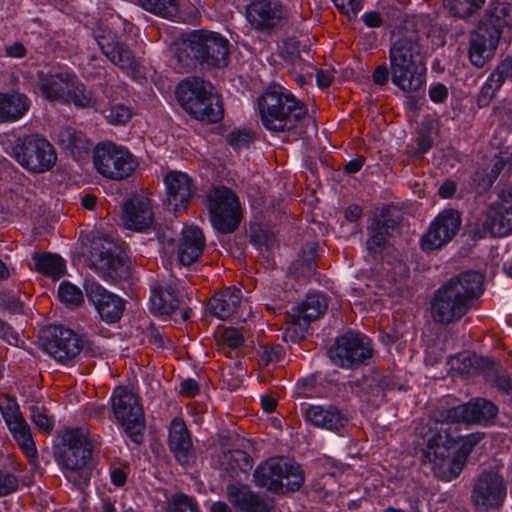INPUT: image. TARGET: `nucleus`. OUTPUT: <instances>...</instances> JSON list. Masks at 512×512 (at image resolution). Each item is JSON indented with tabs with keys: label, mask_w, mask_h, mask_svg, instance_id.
<instances>
[{
	"label": "nucleus",
	"mask_w": 512,
	"mask_h": 512,
	"mask_svg": "<svg viewBox=\"0 0 512 512\" xmlns=\"http://www.w3.org/2000/svg\"><path fill=\"white\" fill-rule=\"evenodd\" d=\"M169 446L181 465H188L192 459V441L184 421L174 418L169 427Z\"/></svg>",
	"instance_id": "26"
},
{
	"label": "nucleus",
	"mask_w": 512,
	"mask_h": 512,
	"mask_svg": "<svg viewBox=\"0 0 512 512\" xmlns=\"http://www.w3.org/2000/svg\"><path fill=\"white\" fill-rule=\"evenodd\" d=\"M456 192V184L453 181H445L439 188L441 198H450Z\"/></svg>",
	"instance_id": "61"
},
{
	"label": "nucleus",
	"mask_w": 512,
	"mask_h": 512,
	"mask_svg": "<svg viewBox=\"0 0 512 512\" xmlns=\"http://www.w3.org/2000/svg\"><path fill=\"white\" fill-rule=\"evenodd\" d=\"M168 512H199V510L193 498L184 494H177L171 499Z\"/></svg>",
	"instance_id": "45"
},
{
	"label": "nucleus",
	"mask_w": 512,
	"mask_h": 512,
	"mask_svg": "<svg viewBox=\"0 0 512 512\" xmlns=\"http://www.w3.org/2000/svg\"><path fill=\"white\" fill-rule=\"evenodd\" d=\"M504 84L503 79L494 70L482 84L477 96V105L480 108L487 107L495 97L496 93L501 89Z\"/></svg>",
	"instance_id": "39"
},
{
	"label": "nucleus",
	"mask_w": 512,
	"mask_h": 512,
	"mask_svg": "<svg viewBox=\"0 0 512 512\" xmlns=\"http://www.w3.org/2000/svg\"><path fill=\"white\" fill-rule=\"evenodd\" d=\"M485 0H444L451 13L457 17H466L481 7Z\"/></svg>",
	"instance_id": "42"
},
{
	"label": "nucleus",
	"mask_w": 512,
	"mask_h": 512,
	"mask_svg": "<svg viewBox=\"0 0 512 512\" xmlns=\"http://www.w3.org/2000/svg\"><path fill=\"white\" fill-rule=\"evenodd\" d=\"M497 414L496 406L487 400L476 399L466 404L452 407L440 414V417L429 421L426 433L420 431L427 442L424 457L432 464L436 477L442 481H451L458 477L466 463L473 445L479 440L477 435H469L463 439L461 446L455 448L453 438L443 427L445 423H479L487 424Z\"/></svg>",
	"instance_id": "1"
},
{
	"label": "nucleus",
	"mask_w": 512,
	"mask_h": 512,
	"mask_svg": "<svg viewBox=\"0 0 512 512\" xmlns=\"http://www.w3.org/2000/svg\"><path fill=\"white\" fill-rule=\"evenodd\" d=\"M242 299L240 288L229 287L219 296H216L210 302V311L220 319H226L231 316L238 308Z\"/></svg>",
	"instance_id": "35"
},
{
	"label": "nucleus",
	"mask_w": 512,
	"mask_h": 512,
	"mask_svg": "<svg viewBox=\"0 0 512 512\" xmlns=\"http://www.w3.org/2000/svg\"><path fill=\"white\" fill-rule=\"evenodd\" d=\"M227 495L239 512H271L272 510L267 500L251 492L245 485H229Z\"/></svg>",
	"instance_id": "27"
},
{
	"label": "nucleus",
	"mask_w": 512,
	"mask_h": 512,
	"mask_svg": "<svg viewBox=\"0 0 512 512\" xmlns=\"http://www.w3.org/2000/svg\"><path fill=\"white\" fill-rule=\"evenodd\" d=\"M0 336L10 345L17 346L20 341L18 332L12 330L9 326L0 321Z\"/></svg>",
	"instance_id": "55"
},
{
	"label": "nucleus",
	"mask_w": 512,
	"mask_h": 512,
	"mask_svg": "<svg viewBox=\"0 0 512 512\" xmlns=\"http://www.w3.org/2000/svg\"><path fill=\"white\" fill-rule=\"evenodd\" d=\"M57 141L63 150L77 160L87 156L91 147L86 135L73 127L61 129L57 135Z\"/></svg>",
	"instance_id": "32"
},
{
	"label": "nucleus",
	"mask_w": 512,
	"mask_h": 512,
	"mask_svg": "<svg viewBox=\"0 0 512 512\" xmlns=\"http://www.w3.org/2000/svg\"><path fill=\"white\" fill-rule=\"evenodd\" d=\"M25 47L21 43H14L6 48V54L9 57L21 58L25 55Z\"/></svg>",
	"instance_id": "63"
},
{
	"label": "nucleus",
	"mask_w": 512,
	"mask_h": 512,
	"mask_svg": "<svg viewBox=\"0 0 512 512\" xmlns=\"http://www.w3.org/2000/svg\"><path fill=\"white\" fill-rule=\"evenodd\" d=\"M193 57L207 66L223 67L227 64L228 41L219 33L194 31L187 38Z\"/></svg>",
	"instance_id": "14"
},
{
	"label": "nucleus",
	"mask_w": 512,
	"mask_h": 512,
	"mask_svg": "<svg viewBox=\"0 0 512 512\" xmlns=\"http://www.w3.org/2000/svg\"><path fill=\"white\" fill-rule=\"evenodd\" d=\"M58 298L70 308L78 307L84 299L81 289L68 281L60 283L58 287Z\"/></svg>",
	"instance_id": "41"
},
{
	"label": "nucleus",
	"mask_w": 512,
	"mask_h": 512,
	"mask_svg": "<svg viewBox=\"0 0 512 512\" xmlns=\"http://www.w3.org/2000/svg\"><path fill=\"white\" fill-rule=\"evenodd\" d=\"M180 392L187 397L195 396L199 392V384L192 378L184 379L180 384Z\"/></svg>",
	"instance_id": "56"
},
{
	"label": "nucleus",
	"mask_w": 512,
	"mask_h": 512,
	"mask_svg": "<svg viewBox=\"0 0 512 512\" xmlns=\"http://www.w3.org/2000/svg\"><path fill=\"white\" fill-rule=\"evenodd\" d=\"M63 448L57 455V463L65 478L74 486H84L90 481L89 462L92 445L84 428L66 429L62 434Z\"/></svg>",
	"instance_id": "5"
},
{
	"label": "nucleus",
	"mask_w": 512,
	"mask_h": 512,
	"mask_svg": "<svg viewBox=\"0 0 512 512\" xmlns=\"http://www.w3.org/2000/svg\"><path fill=\"white\" fill-rule=\"evenodd\" d=\"M389 64L393 85L406 93L426 84V63L417 34L402 36L390 47Z\"/></svg>",
	"instance_id": "3"
},
{
	"label": "nucleus",
	"mask_w": 512,
	"mask_h": 512,
	"mask_svg": "<svg viewBox=\"0 0 512 512\" xmlns=\"http://www.w3.org/2000/svg\"><path fill=\"white\" fill-rule=\"evenodd\" d=\"M33 260L36 271L53 280H58L66 271L65 260L58 254H36Z\"/></svg>",
	"instance_id": "36"
},
{
	"label": "nucleus",
	"mask_w": 512,
	"mask_h": 512,
	"mask_svg": "<svg viewBox=\"0 0 512 512\" xmlns=\"http://www.w3.org/2000/svg\"><path fill=\"white\" fill-rule=\"evenodd\" d=\"M448 96V90L444 84L432 83L429 87V97L434 103H442Z\"/></svg>",
	"instance_id": "53"
},
{
	"label": "nucleus",
	"mask_w": 512,
	"mask_h": 512,
	"mask_svg": "<svg viewBox=\"0 0 512 512\" xmlns=\"http://www.w3.org/2000/svg\"><path fill=\"white\" fill-rule=\"evenodd\" d=\"M122 222L125 228L133 231H143L153 223L151 203L144 197L128 199L122 208Z\"/></svg>",
	"instance_id": "23"
},
{
	"label": "nucleus",
	"mask_w": 512,
	"mask_h": 512,
	"mask_svg": "<svg viewBox=\"0 0 512 512\" xmlns=\"http://www.w3.org/2000/svg\"><path fill=\"white\" fill-rule=\"evenodd\" d=\"M262 125L271 132L291 130L307 110L303 103L281 86H269L257 99Z\"/></svg>",
	"instance_id": "4"
},
{
	"label": "nucleus",
	"mask_w": 512,
	"mask_h": 512,
	"mask_svg": "<svg viewBox=\"0 0 512 512\" xmlns=\"http://www.w3.org/2000/svg\"><path fill=\"white\" fill-rule=\"evenodd\" d=\"M362 214V209L360 206L353 204L346 208L345 210V218L349 221H357Z\"/></svg>",
	"instance_id": "64"
},
{
	"label": "nucleus",
	"mask_w": 512,
	"mask_h": 512,
	"mask_svg": "<svg viewBox=\"0 0 512 512\" xmlns=\"http://www.w3.org/2000/svg\"><path fill=\"white\" fill-rule=\"evenodd\" d=\"M500 38L498 31L479 25L470 37L468 56L471 64L481 68L489 62L496 53Z\"/></svg>",
	"instance_id": "21"
},
{
	"label": "nucleus",
	"mask_w": 512,
	"mask_h": 512,
	"mask_svg": "<svg viewBox=\"0 0 512 512\" xmlns=\"http://www.w3.org/2000/svg\"><path fill=\"white\" fill-rule=\"evenodd\" d=\"M86 296L95 306L101 319L106 323L117 322L124 310L123 300L95 282L85 284Z\"/></svg>",
	"instance_id": "20"
},
{
	"label": "nucleus",
	"mask_w": 512,
	"mask_h": 512,
	"mask_svg": "<svg viewBox=\"0 0 512 512\" xmlns=\"http://www.w3.org/2000/svg\"><path fill=\"white\" fill-rule=\"evenodd\" d=\"M147 11L172 21H181L177 0H138Z\"/></svg>",
	"instance_id": "38"
},
{
	"label": "nucleus",
	"mask_w": 512,
	"mask_h": 512,
	"mask_svg": "<svg viewBox=\"0 0 512 512\" xmlns=\"http://www.w3.org/2000/svg\"><path fill=\"white\" fill-rule=\"evenodd\" d=\"M495 71L501 76L505 82L507 79L512 80V57H508L500 62Z\"/></svg>",
	"instance_id": "57"
},
{
	"label": "nucleus",
	"mask_w": 512,
	"mask_h": 512,
	"mask_svg": "<svg viewBox=\"0 0 512 512\" xmlns=\"http://www.w3.org/2000/svg\"><path fill=\"white\" fill-rule=\"evenodd\" d=\"M283 14L282 7L270 0L252 1L246 10L248 21L260 29L274 26Z\"/></svg>",
	"instance_id": "28"
},
{
	"label": "nucleus",
	"mask_w": 512,
	"mask_h": 512,
	"mask_svg": "<svg viewBox=\"0 0 512 512\" xmlns=\"http://www.w3.org/2000/svg\"><path fill=\"white\" fill-rule=\"evenodd\" d=\"M94 38L106 57L124 74L137 82L142 80L143 74L138 61L130 50L116 40V35L112 31H96Z\"/></svg>",
	"instance_id": "18"
},
{
	"label": "nucleus",
	"mask_w": 512,
	"mask_h": 512,
	"mask_svg": "<svg viewBox=\"0 0 512 512\" xmlns=\"http://www.w3.org/2000/svg\"><path fill=\"white\" fill-rule=\"evenodd\" d=\"M483 288V275L467 271L440 287L431 301V315L436 322L450 323L460 319L472 307Z\"/></svg>",
	"instance_id": "2"
},
{
	"label": "nucleus",
	"mask_w": 512,
	"mask_h": 512,
	"mask_svg": "<svg viewBox=\"0 0 512 512\" xmlns=\"http://www.w3.org/2000/svg\"><path fill=\"white\" fill-rule=\"evenodd\" d=\"M361 18H362L363 22L365 23V25L368 27L375 28V27H379L381 25V17L376 12L364 13L361 16Z\"/></svg>",
	"instance_id": "60"
},
{
	"label": "nucleus",
	"mask_w": 512,
	"mask_h": 512,
	"mask_svg": "<svg viewBox=\"0 0 512 512\" xmlns=\"http://www.w3.org/2000/svg\"><path fill=\"white\" fill-rule=\"evenodd\" d=\"M507 487L503 477L495 468L483 470L475 480L472 501L479 509H497L503 505Z\"/></svg>",
	"instance_id": "16"
},
{
	"label": "nucleus",
	"mask_w": 512,
	"mask_h": 512,
	"mask_svg": "<svg viewBox=\"0 0 512 512\" xmlns=\"http://www.w3.org/2000/svg\"><path fill=\"white\" fill-rule=\"evenodd\" d=\"M218 341L228 348L236 349L243 344L244 338L238 329L229 327L219 332Z\"/></svg>",
	"instance_id": "46"
},
{
	"label": "nucleus",
	"mask_w": 512,
	"mask_h": 512,
	"mask_svg": "<svg viewBox=\"0 0 512 512\" xmlns=\"http://www.w3.org/2000/svg\"><path fill=\"white\" fill-rule=\"evenodd\" d=\"M178 306L177 290L174 280L157 282L151 285L149 309L155 315H169Z\"/></svg>",
	"instance_id": "25"
},
{
	"label": "nucleus",
	"mask_w": 512,
	"mask_h": 512,
	"mask_svg": "<svg viewBox=\"0 0 512 512\" xmlns=\"http://www.w3.org/2000/svg\"><path fill=\"white\" fill-rule=\"evenodd\" d=\"M93 163L99 174L112 180L128 178L138 167V161L126 147L111 141L95 146Z\"/></svg>",
	"instance_id": "9"
},
{
	"label": "nucleus",
	"mask_w": 512,
	"mask_h": 512,
	"mask_svg": "<svg viewBox=\"0 0 512 512\" xmlns=\"http://www.w3.org/2000/svg\"><path fill=\"white\" fill-rule=\"evenodd\" d=\"M31 106L27 95L17 92H0V124L22 119Z\"/></svg>",
	"instance_id": "29"
},
{
	"label": "nucleus",
	"mask_w": 512,
	"mask_h": 512,
	"mask_svg": "<svg viewBox=\"0 0 512 512\" xmlns=\"http://www.w3.org/2000/svg\"><path fill=\"white\" fill-rule=\"evenodd\" d=\"M372 77H373L374 83H376L378 85L385 84L388 81V77H389V72H388L387 67H385V66L377 67L375 69V71L373 72Z\"/></svg>",
	"instance_id": "59"
},
{
	"label": "nucleus",
	"mask_w": 512,
	"mask_h": 512,
	"mask_svg": "<svg viewBox=\"0 0 512 512\" xmlns=\"http://www.w3.org/2000/svg\"><path fill=\"white\" fill-rule=\"evenodd\" d=\"M68 99L65 103H73L76 107L87 108L92 107L95 104L91 92H89L85 86L78 81L77 77L72 83L69 91Z\"/></svg>",
	"instance_id": "40"
},
{
	"label": "nucleus",
	"mask_w": 512,
	"mask_h": 512,
	"mask_svg": "<svg viewBox=\"0 0 512 512\" xmlns=\"http://www.w3.org/2000/svg\"><path fill=\"white\" fill-rule=\"evenodd\" d=\"M204 245V235L198 227H183L177 252L179 263L189 265L195 262L202 254Z\"/></svg>",
	"instance_id": "30"
},
{
	"label": "nucleus",
	"mask_w": 512,
	"mask_h": 512,
	"mask_svg": "<svg viewBox=\"0 0 512 512\" xmlns=\"http://www.w3.org/2000/svg\"><path fill=\"white\" fill-rule=\"evenodd\" d=\"M164 184L169 208L174 213L185 211L193 195L190 177L181 171H170L164 177Z\"/></svg>",
	"instance_id": "22"
},
{
	"label": "nucleus",
	"mask_w": 512,
	"mask_h": 512,
	"mask_svg": "<svg viewBox=\"0 0 512 512\" xmlns=\"http://www.w3.org/2000/svg\"><path fill=\"white\" fill-rule=\"evenodd\" d=\"M0 411L13 439L29 458L36 456L37 448L29 424L17 402L7 396L0 397Z\"/></svg>",
	"instance_id": "17"
},
{
	"label": "nucleus",
	"mask_w": 512,
	"mask_h": 512,
	"mask_svg": "<svg viewBox=\"0 0 512 512\" xmlns=\"http://www.w3.org/2000/svg\"><path fill=\"white\" fill-rule=\"evenodd\" d=\"M326 308L325 298L320 293L308 294L305 300L291 307V320L282 334V339L285 342L297 343L304 337L310 322L323 314Z\"/></svg>",
	"instance_id": "13"
},
{
	"label": "nucleus",
	"mask_w": 512,
	"mask_h": 512,
	"mask_svg": "<svg viewBox=\"0 0 512 512\" xmlns=\"http://www.w3.org/2000/svg\"><path fill=\"white\" fill-rule=\"evenodd\" d=\"M480 221L481 227L473 231L474 237H505L512 233V185L499 190Z\"/></svg>",
	"instance_id": "10"
},
{
	"label": "nucleus",
	"mask_w": 512,
	"mask_h": 512,
	"mask_svg": "<svg viewBox=\"0 0 512 512\" xmlns=\"http://www.w3.org/2000/svg\"><path fill=\"white\" fill-rule=\"evenodd\" d=\"M495 113L501 117L502 121L512 126V100L505 102L495 109Z\"/></svg>",
	"instance_id": "58"
},
{
	"label": "nucleus",
	"mask_w": 512,
	"mask_h": 512,
	"mask_svg": "<svg viewBox=\"0 0 512 512\" xmlns=\"http://www.w3.org/2000/svg\"><path fill=\"white\" fill-rule=\"evenodd\" d=\"M31 420L43 433H50L53 429V420L38 407L31 409Z\"/></svg>",
	"instance_id": "47"
},
{
	"label": "nucleus",
	"mask_w": 512,
	"mask_h": 512,
	"mask_svg": "<svg viewBox=\"0 0 512 512\" xmlns=\"http://www.w3.org/2000/svg\"><path fill=\"white\" fill-rule=\"evenodd\" d=\"M131 110L123 104L111 105L105 114L106 120L112 125H123L131 118Z\"/></svg>",
	"instance_id": "44"
},
{
	"label": "nucleus",
	"mask_w": 512,
	"mask_h": 512,
	"mask_svg": "<svg viewBox=\"0 0 512 512\" xmlns=\"http://www.w3.org/2000/svg\"><path fill=\"white\" fill-rule=\"evenodd\" d=\"M76 76L68 71L39 74L38 89L41 95L50 101L66 102L69 89Z\"/></svg>",
	"instance_id": "24"
},
{
	"label": "nucleus",
	"mask_w": 512,
	"mask_h": 512,
	"mask_svg": "<svg viewBox=\"0 0 512 512\" xmlns=\"http://www.w3.org/2000/svg\"><path fill=\"white\" fill-rule=\"evenodd\" d=\"M250 141V134L243 131H233L228 136L229 144L236 149L247 146Z\"/></svg>",
	"instance_id": "52"
},
{
	"label": "nucleus",
	"mask_w": 512,
	"mask_h": 512,
	"mask_svg": "<svg viewBox=\"0 0 512 512\" xmlns=\"http://www.w3.org/2000/svg\"><path fill=\"white\" fill-rule=\"evenodd\" d=\"M181 107L194 119L216 123L223 118V105L213 86L201 78L182 80L176 88Z\"/></svg>",
	"instance_id": "6"
},
{
	"label": "nucleus",
	"mask_w": 512,
	"mask_h": 512,
	"mask_svg": "<svg viewBox=\"0 0 512 512\" xmlns=\"http://www.w3.org/2000/svg\"><path fill=\"white\" fill-rule=\"evenodd\" d=\"M304 416L311 424L327 430H337L343 425L339 411L333 406L309 405Z\"/></svg>",
	"instance_id": "33"
},
{
	"label": "nucleus",
	"mask_w": 512,
	"mask_h": 512,
	"mask_svg": "<svg viewBox=\"0 0 512 512\" xmlns=\"http://www.w3.org/2000/svg\"><path fill=\"white\" fill-rule=\"evenodd\" d=\"M389 236V227L379 219H372L368 226L367 249L369 253L376 255L382 251Z\"/></svg>",
	"instance_id": "37"
},
{
	"label": "nucleus",
	"mask_w": 512,
	"mask_h": 512,
	"mask_svg": "<svg viewBox=\"0 0 512 512\" xmlns=\"http://www.w3.org/2000/svg\"><path fill=\"white\" fill-rule=\"evenodd\" d=\"M334 5L344 14L356 16L362 9L361 0H332Z\"/></svg>",
	"instance_id": "50"
},
{
	"label": "nucleus",
	"mask_w": 512,
	"mask_h": 512,
	"mask_svg": "<svg viewBox=\"0 0 512 512\" xmlns=\"http://www.w3.org/2000/svg\"><path fill=\"white\" fill-rule=\"evenodd\" d=\"M333 80V75L328 71L320 70L316 74L317 85L320 88L328 87Z\"/></svg>",
	"instance_id": "62"
},
{
	"label": "nucleus",
	"mask_w": 512,
	"mask_h": 512,
	"mask_svg": "<svg viewBox=\"0 0 512 512\" xmlns=\"http://www.w3.org/2000/svg\"><path fill=\"white\" fill-rule=\"evenodd\" d=\"M253 476L257 486L275 493L298 490L304 481L300 466L284 457L263 461L254 470Z\"/></svg>",
	"instance_id": "7"
},
{
	"label": "nucleus",
	"mask_w": 512,
	"mask_h": 512,
	"mask_svg": "<svg viewBox=\"0 0 512 512\" xmlns=\"http://www.w3.org/2000/svg\"><path fill=\"white\" fill-rule=\"evenodd\" d=\"M284 356V349L280 345L265 348L262 354V359L266 362H278Z\"/></svg>",
	"instance_id": "54"
},
{
	"label": "nucleus",
	"mask_w": 512,
	"mask_h": 512,
	"mask_svg": "<svg viewBox=\"0 0 512 512\" xmlns=\"http://www.w3.org/2000/svg\"><path fill=\"white\" fill-rule=\"evenodd\" d=\"M480 25L498 31L501 37L506 31L512 30V5L506 2L491 3Z\"/></svg>",
	"instance_id": "34"
},
{
	"label": "nucleus",
	"mask_w": 512,
	"mask_h": 512,
	"mask_svg": "<svg viewBox=\"0 0 512 512\" xmlns=\"http://www.w3.org/2000/svg\"><path fill=\"white\" fill-rule=\"evenodd\" d=\"M450 369L456 371L459 374H468L472 368V359L465 354H459L451 356L448 360Z\"/></svg>",
	"instance_id": "49"
},
{
	"label": "nucleus",
	"mask_w": 512,
	"mask_h": 512,
	"mask_svg": "<svg viewBox=\"0 0 512 512\" xmlns=\"http://www.w3.org/2000/svg\"><path fill=\"white\" fill-rule=\"evenodd\" d=\"M328 354L335 365L350 369L371 357V341L365 335L349 332L336 339Z\"/></svg>",
	"instance_id": "15"
},
{
	"label": "nucleus",
	"mask_w": 512,
	"mask_h": 512,
	"mask_svg": "<svg viewBox=\"0 0 512 512\" xmlns=\"http://www.w3.org/2000/svg\"><path fill=\"white\" fill-rule=\"evenodd\" d=\"M461 225L460 214L453 209L439 213L430 223L426 233L421 238V247L424 251L440 249L450 242L457 234Z\"/></svg>",
	"instance_id": "19"
},
{
	"label": "nucleus",
	"mask_w": 512,
	"mask_h": 512,
	"mask_svg": "<svg viewBox=\"0 0 512 512\" xmlns=\"http://www.w3.org/2000/svg\"><path fill=\"white\" fill-rule=\"evenodd\" d=\"M208 209L214 229L220 233L234 231L241 220V207L233 192L216 187L208 195Z\"/></svg>",
	"instance_id": "12"
},
{
	"label": "nucleus",
	"mask_w": 512,
	"mask_h": 512,
	"mask_svg": "<svg viewBox=\"0 0 512 512\" xmlns=\"http://www.w3.org/2000/svg\"><path fill=\"white\" fill-rule=\"evenodd\" d=\"M9 153L21 167L34 173L51 170L57 161L53 145L38 134L17 139Z\"/></svg>",
	"instance_id": "8"
},
{
	"label": "nucleus",
	"mask_w": 512,
	"mask_h": 512,
	"mask_svg": "<svg viewBox=\"0 0 512 512\" xmlns=\"http://www.w3.org/2000/svg\"><path fill=\"white\" fill-rule=\"evenodd\" d=\"M505 166V161L503 158L496 156L492 159V168L489 172H486L483 177L479 176V173L476 174V178L474 179L477 182V186L486 189L492 186L495 179L498 177L500 172L503 170Z\"/></svg>",
	"instance_id": "43"
},
{
	"label": "nucleus",
	"mask_w": 512,
	"mask_h": 512,
	"mask_svg": "<svg viewBox=\"0 0 512 512\" xmlns=\"http://www.w3.org/2000/svg\"><path fill=\"white\" fill-rule=\"evenodd\" d=\"M110 480L116 487H122L125 485L128 475L129 467L126 464L114 463L110 466Z\"/></svg>",
	"instance_id": "48"
},
{
	"label": "nucleus",
	"mask_w": 512,
	"mask_h": 512,
	"mask_svg": "<svg viewBox=\"0 0 512 512\" xmlns=\"http://www.w3.org/2000/svg\"><path fill=\"white\" fill-rule=\"evenodd\" d=\"M18 481L12 474L0 470V496L9 494L17 489Z\"/></svg>",
	"instance_id": "51"
},
{
	"label": "nucleus",
	"mask_w": 512,
	"mask_h": 512,
	"mask_svg": "<svg viewBox=\"0 0 512 512\" xmlns=\"http://www.w3.org/2000/svg\"><path fill=\"white\" fill-rule=\"evenodd\" d=\"M116 419L135 443H140L145 429L144 415L137 395L127 387H117L112 394Z\"/></svg>",
	"instance_id": "11"
},
{
	"label": "nucleus",
	"mask_w": 512,
	"mask_h": 512,
	"mask_svg": "<svg viewBox=\"0 0 512 512\" xmlns=\"http://www.w3.org/2000/svg\"><path fill=\"white\" fill-rule=\"evenodd\" d=\"M82 350V344L79 336L69 330L61 329L59 336L50 346V353L59 362H66L75 358Z\"/></svg>",
	"instance_id": "31"
}]
</instances>
